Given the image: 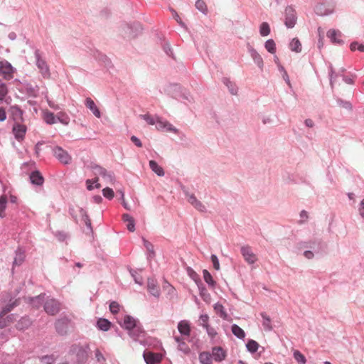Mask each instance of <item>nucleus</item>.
Wrapping results in <instances>:
<instances>
[{"label":"nucleus","instance_id":"nucleus-1","mask_svg":"<svg viewBox=\"0 0 364 364\" xmlns=\"http://www.w3.org/2000/svg\"><path fill=\"white\" fill-rule=\"evenodd\" d=\"M300 247L310 249L304 252V256L307 259H312L314 255H322L326 252L327 244L321 239H314L306 242H301Z\"/></svg>","mask_w":364,"mask_h":364},{"label":"nucleus","instance_id":"nucleus-2","mask_svg":"<svg viewBox=\"0 0 364 364\" xmlns=\"http://www.w3.org/2000/svg\"><path fill=\"white\" fill-rule=\"evenodd\" d=\"M128 335L134 341L139 342L144 346H150L151 345H154L155 343L157 342L155 338L147 336V333L144 331L141 323L136 326L135 328L129 332Z\"/></svg>","mask_w":364,"mask_h":364},{"label":"nucleus","instance_id":"nucleus-3","mask_svg":"<svg viewBox=\"0 0 364 364\" xmlns=\"http://www.w3.org/2000/svg\"><path fill=\"white\" fill-rule=\"evenodd\" d=\"M90 168L92 170L96 177L100 176L108 183H113L115 181L114 175L112 171H107L105 168L95 164H91Z\"/></svg>","mask_w":364,"mask_h":364},{"label":"nucleus","instance_id":"nucleus-4","mask_svg":"<svg viewBox=\"0 0 364 364\" xmlns=\"http://www.w3.org/2000/svg\"><path fill=\"white\" fill-rule=\"evenodd\" d=\"M90 348L88 345L85 346L79 345H73L70 347V352L71 353H76L77 361L78 363H84L86 362L88 357V350Z\"/></svg>","mask_w":364,"mask_h":364},{"label":"nucleus","instance_id":"nucleus-5","mask_svg":"<svg viewBox=\"0 0 364 364\" xmlns=\"http://www.w3.org/2000/svg\"><path fill=\"white\" fill-rule=\"evenodd\" d=\"M344 68H340L338 71H336L332 68H331L330 77L331 83L332 85L336 83V78L340 75L343 76V80L346 84H353L354 82L355 76L353 75H344Z\"/></svg>","mask_w":364,"mask_h":364},{"label":"nucleus","instance_id":"nucleus-6","mask_svg":"<svg viewBox=\"0 0 364 364\" xmlns=\"http://www.w3.org/2000/svg\"><path fill=\"white\" fill-rule=\"evenodd\" d=\"M44 310L45 311L50 315V316H54L55 314H57L60 310V303L53 299V298H50V299H48L45 303H44Z\"/></svg>","mask_w":364,"mask_h":364},{"label":"nucleus","instance_id":"nucleus-7","mask_svg":"<svg viewBox=\"0 0 364 364\" xmlns=\"http://www.w3.org/2000/svg\"><path fill=\"white\" fill-rule=\"evenodd\" d=\"M14 72L15 69L8 61H0V75H2L4 79L10 80L13 78Z\"/></svg>","mask_w":364,"mask_h":364},{"label":"nucleus","instance_id":"nucleus-8","mask_svg":"<svg viewBox=\"0 0 364 364\" xmlns=\"http://www.w3.org/2000/svg\"><path fill=\"white\" fill-rule=\"evenodd\" d=\"M53 154L63 164H69L71 161V156L60 146H55L53 149Z\"/></svg>","mask_w":364,"mask_h":364},{"label":"nucleus","instance_id":"nucleus-9","mask_svg":"<svg viewBox=\"0 0 364 364\" xmlns=\"http://www.w3.org/2000/svg\"><path fill=\"white\" fill-rule=\"evenodd\" d=\"M141 324L140 321L134 318L132 316L126 315L123 318V323H120V326L127 331V333L130 332L132 329L135 328L136 326Z\"/></svg>","mask_w":364,"mask_h":364},{"label":"nucleus","instance_id":"nucleus-10","mask_svg":"<svg viewBox=\"0 0 364 364\" xmlns=\"http://www.w3.org/2000/svg\"><path fill=\"white\" fill-rule=\"evenodd\" d=\"M241 254L244 257V259L250 264H253L257 260V257L255 254L253 253L250 246H242L240 249Z\"/></svg>","mask_w":364,"mask_h":364},{"label":"nucleus","instance_id":"nucleus-11","mask_svg":"<svg viewBox=\"0 0 364 364\" xmlns=\"http://www.w3.org/2000/svg\"><path fill=\"white\" fill-rule=\"evenodd\" d=\"M144 359L146 364H159L162 359L160 353L145 350L143 353Z\"/></svg>","mask_w":364,"mask_h":364},{"label":"nucleus","instance_id":"nucleus-12","mask_svg":"<svg viewBox=\"0 0 364 364\" xmlns=\"http://www.w3.org/2000/svg\"><path fill=\"white\" fill-rule=\"evenodd\" d=\"M296 22V11L291 7L285 9V25L288 28H293Z\"/></svg>","mask_w":364,"mask_h":364},{"label":"nucleus","instance_id":"nucleus-13","mask_svg":"<svg viewBox=\"0 0 364 364\" xmlns=\"http://www.w3.org/2000/svg\"><path fill=\"white\" fill-rule=\"evenodd\" d=\"M69 322L70 320L66 317L61 318L55 321V328L58 334L63 336L67 333Z\"/></svg>","mask_w":364,"mask_h":364},{"label":"nucleus","instance_id":"nucleus-14","mask_svg":"<svg viewBox=\"0 0 364 364\" xmlns=\"http://www.w3.org/2000/svg\"><path fill=\"white\" fill-rule=\"evenodd\" d=\"M156 129L159 130L166 129V131L177 134L178 130L167 121L162 120L161 118L157 117L156 119Z\"/></svg>","mask_w":364,"mask_h":364},{"label":"nucleus","instance_id":"nucleus-15","mask_svg":"<svg viewBox=\"0 0 364 364\" xmlns=\"http://www.w3.org/2000/svg\"><path fill=\"white\" fill-rule=\"evenodd\" d=\"M213 359L216 362H221L225 360L227 354L222 347H213L211 353Z\"/></svg>","mask_w":364,"mask_h":364},{"label":"nucleus","instance_id":"nucleus-16","mask_svg":"<svg viewBox=\"0 0 364 364\" xmlns=\"http://www.w3.org/2000/svg\"><path fill=\"white\" fill-rule=\"evenodd\" d=\"M175 95L172 97L177 100L187 105L193 102V97L191 92H173Z\"/></svg>","mask_w":364,"mask_h":364},{"label":"nucleus","instance_id":"nucleus-17","mask_svg":"<svg viewBox=\"0 0 364 364\" xmlns=\"http://www.w3.org/2000/svg\"><path fill=\"white\" fill-rule=\"evenodd\" d=\"M26 132V126L20 124H15L13 127V132L18 141L22 140L24 138Z\"/></svg>","mask_w":364,"mask_h":364},{"label":"nucleus","instance_id":"nucleus-18","mask_svg":"<svg viewBox=\"0 0 364 364\" xmlns=\"http://www.w3.org/2000/svg\"><path fill=\"white\" fill-rule=\"evenodd\" d=\"M147 289L149 292L155 297L160 296V290L157 286L156 281L154 279H148L147 281Z\"/></svg>","mask_w":364,"mask_h":364},{"label":"nucleus","instance_id":"nucleus-19","mask_svg":"<svg viewBox=\"0 0 364 364\" xmlns=\"http://www.w3.org/2000/svg\"><path fill=\"white\" fill-rule=\"evenodd\" d=\"M189 203H191L197 210L201 213L206 212V208L200 200H198L194 194H191L190 198L188 199Z\"/></svg>","mask_w":364,"mask_h":364},{"label":"nucleus","instance_id":"nucleus-20","mask_svg":"<svg viewBox=\"0 0 364 364\" xmlns=\"http://www.w3.org/2000/svg\"><path fill=\"white\" fill-rule=\"evenodd\" d=\"M178 330L182 336H189L191 334L190 323L186 320H182L178 323Z\"/></svg>","mask_w":364,"mask_h":364},{"label":"nucleus","instance_id":"nucleus-21","mask_svg":"<svg viewBox=\"0 0 364 364\" xmlns=\"http://www.w3.org/2000/svg\"><path fill=\"white\" fill-rule=\"evenodd\" d=\"M29 178L33 185L41 186L44 182V178L38 171H32Z\"/></svg>","mask_w":364,"mask_h":364},{"label":"nucleus","instance_id":"nucleus-22","mask_svg":"<svg viewBox=\"0 0 364 364\" xmlns=\"http://www.w3.org/2000/svg\"><path fill=\"white\" fill-rule=\"evenodd\" d=\"M316 13L320 16H325L331 14L333 11L332 6H326L324 4H319L316 6Z\"/></svg>","mask_w":364,"mask_h":364},{"label":"nucleus","instance_id":"nucleus-23","mask_svg":"<svg viewBox=\"0 0 364 364\" xmlns=\"http://www.w3.org/2000/svg\"><path fill=\"white\" fill-rule=\"evenodd\" d=\"M17 318V316L14 314L8 315L6 318H0V328H4L13 323Z\"/></svg>","mask_w":364,"mask_h":364},{"label":"nucleus","instance_id":"nucleus-24","mask_svg":"<svg viewBox=\"0 0 364 364\" xmlns=\"http://www.w3.org/2000/svg\"><path fill=\"white\" fill-rule=\"evenodd\" d=\"M327 36L333 43L340 44L343 42L341 39L342 34L339 31H336L334 29L329 30L327 33Z\"/></svg>","mask_w":364,"mask_h":364},{"label":"nucleus","instance_id":"nucleus-25","mask_svg":"<svg viewBox=\"0 0 364 364\" xmlns=\"http://www.w3.org/2000/svg\"><path fill=\"white\" fill-rule=\"evenodd\" d=\"M197 287L198 288L200 296L202 298V299L206 304H210V301H211V296L208 293V291L206 289L205 285L203 283H201V284H198Z\"/></svg>","mask_w":364,"mask_h":364},{"label":"nucleus","instance_id":"nucleus-26","mask_svg":"<svg viewBox=\"0 0 364 364\" xmlns=\"http://www.w3.org/2000/svg\"><path fill=\"white\" fill-rule=\"evenodd\" d=\"M31 319L27 316L22 317L16 324V328L18 331H24L31 325Z\"/></svg>","mask_w":364,"mask_h":364},{"label":"nucleus","instance_id":"nucleus-27","mask_svg":"<svg viewBox=\"0 0 364 364\" xmlns=\"http://www.w3.org/2000/svg\"><path fill=\"white\" fill-rule=\"evenodd\" d=\"M37 66H38V69L40 70V72L42 74V75L43 76V77L48 78L50 77L49 68L43 60L38 58Z\"/></svg>","mask_w":364,"mask_h":364},{"label":"nucleus","instance_id":"nucleus-28","mask_svg":"<svg viewBox=\"0 0 364 364\" xmlns=\"http://www.w3.org/2000/svg\"><path fill=\"white\" fill-rule=\"evenodd\" d=\"M260 316L262 318V323L264 330L265 331H271L273 329V326L272 325V320L270 317L265 312H262Z\"/></svg>","mask_w":364,"mask_h":364},{"label":"nucleus","instance_id":"nucleus-29","mask_svg":"<svg viewBox=\"0 0 364 364\" xmlns=\"http://www.w3.org/2000/svg\"><path fill=\"white\" fill-rule=\"evenodd\" d=\"M19 305V299H16L15 301L9 303L4 307L2 308V310L0 311V318L4 317L6 314L11 311L16 306Z\"/></svg>","mask_w":364,"mask_h":364},{"label":"nucleus","instance_id":"nucleus-30","mask_svg":"<svg viewBox=\"0 0 364 364\" xmlns=\"http://www.w3.org/2000/svg\"><path fill=\"white\" fill-rule=\"evenodd\" d=\"M85 105L87 108H89L92 111V112L93 113V114L95 117H97L98 118L100 117V112L98 109V108L97 107L94 101L91 98L87 97L85 100Z\"/></svg>","mask_w":364,"mask_h":364},{"label":"nucleus","instance_id":"nucleus-31","mask_svg":"<svg viewBox=\"0 0 364 364\" xmlns=\"http://www.w3.org/2000/svg\"><path fill=\"white\" fill-rule=\"evenodd\" d=\"M122 219L124 222L127 223V230L130 232H134L135 230V222L134 219L129 214L124 213L122 215Z\"/></svg>","mask_w":364,"mask_h":364},{"label":"nucleus","instance_id":"nucleus-32","mask_svg":"<svg viewBox=\"0 0 364 364\" xmlns=\"http://www.w3.org/2000/svg\"><path fill=\"white\" fill-rule=\"evenodd\" d=\"M111 326L112 323L106 318H100L97 321V328L103 331H107Z\"/></svg>","mask_w":364,"mask_h":364},{"label":"nucleus","instance_id":"nucleus-33","mask_svg":"<svg viewBox=\"0 0 364 364\" xmlns=\"http://www.w3.org/2000/svg\"><path fill=\"white\" fill-rule=\"evenodd\" d=\"M149 167L158 176H164L165 172L161 166L154 160L149 161Z\"/></svg>","mask_w":364,"mask_h":364},{"label":"nucleus","instance_id":"nucleus-34","mask_svg":"<svg viewBox=\"0 0 364 364\" xmlns=\"http://www.w3.org/2000/svg\"><path fill=\"white\" fill-rule=\"evenodd\" d=\"M186 272L190 278H191L195 282L197 286L203 283L200 276L191 267H186Z\"/></svg>","mask_w":364,"mask_h":364},{"label":"nucleus","instance_id":"nucleus-35","mask_svg":"<svg viewBox=\"0 0 364 364\" xmlns=\"http://www.w3.org/2000/svg\"><path fill=\"white\" fill-rule=\"evenodd\" d=\"M43 119L46 124L50 125L57 122L56 115L49 111H46L43 113Z\"/></svg>","mask_w":364,"mask_h":364},{"label":"nucleus","instance_id":"nucleus-36","mask_svg":"<svg viewBox=\"0 0 364 364\" xmlns=\"http://www.w3.org/2000/svg\"><path fill=\"white\" fill-rule=\"evenodd\" d=\"M203 274L204 281L208 284V285L211 288H214L216 284V282L213 279V277L210 274V273L207 269H203Z\"/></svg>","mask_w":364,"mask_h":364},{"label":"nucleus","instance_id":"nucleus-37","mask_svg":"<svg viewBox=\"0 0 364 364\" xmlns=\"http://www.w3.org/2000/svg\"><path fill=\"white\" fill-rule=\"evenodd\" d=\"M212 355L209 352H202L199 354V360L202 364H211L212 363Z\"/></svg>","mask_w":364,"mask_h":364},{"label":"nucleus","instance_id":"nucleus-38","mask_svg":"<svg viewBox=\"0 0 364 364\" xmlns=\"http://www.w3.org/2000/svg\"><path fill=\"white\" fill-rule=\"evenodd\" d=\"M232 333L239 339H242L245 336V331L237 324H232L231 326Z\"/></svg>","mask_w":364,"mask_h":364},{"label":"nucleus","instance_id":"nucleus-39","mask_svg":"<svg viewBox=\"0 0 364 364\" xmlns=\"http://www.w3.org/2000/svg\"><path fill=\"white\" fill-rule=\"evenodd\" d=\"M45 294H40L35 297L29 298V302L36 308H38L44 301Z\"/></svg>","mask_w":364,"mask_h":364},{"label":"nucleus","instance_id":"nucleus-40","mask_svg":"<svg viewBox=\"0 0 364 364\" xmlns=\"http://www.w3.org/2000/svg\"><path fill=\"white\" fill-rule=\"evenodd\" d=\"M143 243L148 252L147 258L149 259L154 257L155 252L154 250V245L149 241L146 240L145 238H143Z\"/></svg>","mask_w":364,"mask_h":364},{"label":"nucleus","instance_id":"nucleus-41","mask_svg":"<svg viewBox=\"0 0 364 364\" xmlns=\"http://www.w3.org/2000/svg\"><path fill=\"white\" fill-rule=\"evenodd\" d=\"M214 310L219 315V316L220 318H222L223 319L228 318V314L226 313L223 306L221 304H220L218 302L215 304Z\"/></svg>","mask_w":364,"mask_h":364},{"label":"nucleus","instance_id":"nucleus-42","mask_svg":"<svg viewBox=\"0 0 364 364\" xmlns=\"http://www.w3.org/2000/svg\"><path fill=\"white\" fill-rule=\"evenodd\" d=\"M252 58H253L255 63L259 67L262 68L263 66V60L261 55L254 49L251 48L250 50Z\"/></svg>","mask_w":364,"mask_h":364},{"label":"nucleus","instance_id":"nucleus-43","mask_svg":"<svg viewBox=\"0 0 364 364\" xmlns=\"http://www.w3.org/2000/svg\"><path fill=\"white\" fill-rule=\"evenodd\" d=\"M259 347V345L258 344V343L252 339H250L246 344V348L247 350L251 353L257 352Z\"/></svg>","mask_w":364,"mask_h":364},{"label":"nucleus","instance_id":"nucleus-44","mask_svg":"<svg viewBox=\"0 0 364 364\" xmlns=\"http://www.w3.org/2000/svg\"><path fill=\"white\" fill-rule=\"evenodd\" d=\"M289 48L292 51L299 53L301 51V43L297 38H293L289 44Z\"/></svg>","mask_w":364,"mask_h":364},{"label":"nucleus","instance_id":"nucleus-45","mask_svg":"<svg viewBox=\"0 0 364 364\" xmlns=\"http://www.w3.org/2000/svg\"><path fill=\"white\" fill-rule=\"evenodd\" d=\"M56 119L57 122H59L64 125H68L70 122L69 117L63 112H58L56 114Z\"/></svg>","mask_w":364,"mask_h":364},{"label":"nucleus","instance_id":"nucleus-46","mask_svg":"<svg viewBox=\"0 0 364 364\" xmlns=\"http://www.w3.org/2000/svg\"><path fill=\"white\" fill-rule=\"evenodd\" d=\"M294 358L296 360L297 363L300 364H306V359L305 356L298 350L294 351L293 353Z\"/></svg>","mask_w":364,"mask_h":364},{"label":"nucleus","instance_id":"nucleus-47","mask_svg":"<svg viewBox=\"0 0 364 364\" xmlns=\"http://www.w3.org/2000/svg\"><path fill=\"white\" fill-rule=\"evenodd\" d=\"M129 273H130L131 276L133 277L135 283H136V284H138L139 285H141L143 284V278H142V277L141 275H139L137 273L136 270L130 269H129Z\"/></svg>","mask_w":364,"mask_h":364},{"label":"nucleus","instance_id":"nucleus-48","mask_svg":"<svg viewBox=\"0 0 364 364\" xmlns=\"http://www.w3.org/2000/svg\"><path fill=\"white\" fill-rule=\"evenodd\" d=\"M196 7L200 11L206 14L208 13V7L205 2L203 0H197L196 2Z\"/></svg>","mask_w":364,"mask_h":364},{"label":"nucleus","instance_id":"nucleus-49","mask_svg":"<svg viewBox=\"0 0 364 364\" xmlns=\"http://www.w3.org/2000/svg\"><path fill=\"white\" fill-rule=\"evenodd\" d=\"M259 33L262 36H267L270 33V28L267 22H263L259 27Z\"/></svg>","mask_w":364,"mask_h":364},{"label":"nucleus","instance_id":"nucleus-50","mask_svg":"<svg viewBox=\"0 0 364 364\" xmlns=\"http://www.w3.org/2000/svg\"><path fill=\"white\" fill-rule=\"evenodd\" d=\"M24 254L23 252L19 251H16V257L14 260V265H20L24 260Z\"/></svg>","mask_w":364,"mask_h":364},{"label":"nucleus","instance_id":"nucleus-51","mask_svg":"<svg viewBox=\"0 0 364 364\" xmlns=\"http://www.w3.org/2000/svg\"><path fill=\"white\" fill-rule=\"evenodd\" d=\"M208 321H209V316L208 314H201L199 316L198 325L201 326L203 328H205L206 326H209Z\"/></svg>","mask_w":364,"mask_h":364},{"label":"nucleus","instance_id":"nucleus-52","mask_svg":"<svg viewBox=\"0 0 364 364\" xmlns=\"http://www.w3.org/2000/svg\"><path fill=\"white\" fill-rule=\"evenodd\" d=\"M98 181V177H95V178L93 179H87L86 181V185H87V188L89 190V191H92L93 189V186H92V183H95V188H100V184L97 183Z\"/></svg>","mask_w":364,"mask_h":364},{"label":"nucleus","instance_id":"nucleus-53","mask_svg":"<svg viewBox=\"0 0 364 364\" xmlns=\"http://www.w3.org/2000/svg\"><path fill=\"white\" fill-rule=\"evenodd\" d=\"M265 48L271 53L274 54L276 52V45L273 40L269 39L265 43Z\"/></svg>","mask_w":364,"mask_h":364},{"label":"nucleus","instance_id":"nucleus-54","mask_svg":"<svg viewBox=\"0 0 364 364\" xmlns=\"http://www.w3.org/2000/svg\"><path fill=\"white\" fill-rule=\"evenodd\" d=\"M337 103L339 106L341 107L348 109V110H352L353 106L352 104L349 101L343 100L342 99H337Z\"/></svg>","mask_w":364,"mask_h":364},{"label":"nucleus","instance_id":"nucleus-55","mask_svg":"<svg viewBox=\"0 0 364 364\" xmlns=\"http://www.w3.org/2000/svg\"><path fill=\"white\" fill-rule=\"evenodd\" d=\"M139 117L145 120L149 124L154 125L156 124V119L149 114H140Z\"/></svg>","mask_w":364,"mask_h":364},{"label":"nucleus","instance_id":"nucleus-56","mask_svg":"<svg viewBox=\"0 0 364 364\" xmlns=\"http://www.w3.org/2000/svg\"><path fill=\"white\" fill-rule=\"evenodd\" d=\"M102 194H103L104 197H105L106 198H107L109 200L112 199L114 197V195L113 190L108 187L105 188L102 190Z\"/></svg>","mask_w":364,"mask_h":364},{"label":"nucleus","instance_id":"nucleus-57","mask_svg":"<svg viewBox=\"0 0 364 364\" xmlns=\"http://www.w3.org/2000/svg\"><path fill=\"white\" fill-rule=\"evenodd\" d=\"M120 305L117 301H112L109 304V311L113 314H117L119 311Z\"/></svg>","mask_w":364,"mask_h":364},{"label":"nucleus","instance_id":"nucleus-58","mask_svg":"<svg viewBox=\"0 0 364 364\" xmlns=\"http://www.w3.org/2000/svg\"><path fill=\"white\" fill-rule=\"evenodd\" d=\"M40 359L41 361H44L46 364H54L55 360V358L53 355H43Z\"/></svg>","mask_w":364,"mask_h":364},{"label":"nucleus","instance_id":"nucleus-59","mask_svg":"<svg viewBox=\"0 0 364 364\" xmlns=\"http://www.w3.org/2000/svg\"><path fill=\"white\" fill-rule=\"evenodd\" d=\"M205 329L206 331L208 336L211 340H213L218 335L216 330L213 327H211L210 326H206Z\"/></svg>","mask_w":364,"mask_h":364},{"label":"nucleus","instance_id":"nucleus-60","mask_svg":"<svg viewBox=\"0 0 364 364\" xmlns=\"http://www.w3.org/2000/svg\"><path fill=\"white\" fill-rule=\"evenodd\" d=\"M178 348L179 350L186 354H188L190 352V348L184 341L178 344Z\"/></svg>","mask_w":364,"mask_h":364},{"label":"nucleus","instance_id":"nucleus-61","mask_svg":"<svg viewBox=\"0 0 364 364\" xmlns=\"http://www.w3.org/2000/svg\"><path fill=\"white\" fill-rule=\"evenodd\" d=\"M211 261L213 262V267L216 270L220 269V263L218 257L215 255H212L210 257Z\"/></svg>","mask_w":364,"mask_h":364},{"label":"nucleus","instance_id":"nucleus-62","mask_svg":"<svg viewBox=\"0 0 364 364\" xmlns=\"http://www.w3.org/2000/svg\"><path fill=\"white\" fill-rule=\"evenodd\" d=\"M79 212H80V216L82 218V220L85 223L86 221L90 220L88 215H87V211L83 209L82 208H79Z\"/></svg>","mask_w":364,"mask_h":364},{"label":"nucleus","instance_id":"nucleus-63","mask_svg":"<svg viewBox=\"0 0 364 364\" xmlns=\"http://www.w3.org/2000/svg\"><path fill=\"white\" fill-rule=\"evenodd\" d=\"M299 215H300V218H301L300 220L299 221V224L304 223L309 218L308 213L304 210L301 211Z\"/></svg>","mask_w":364,"mask_h":364},{"label":"nucleus","instance_id":"nucleus-64","mask_svg":"<svg viewBox=\"0 0 364 364\" xmlns=\"http://www.w3.org/2000/svg\"><path fill=\"white\" fill-rule=\"evenodd\" d=\"M6 203H7V197L5 195H2L0 197V209H1V211L6 210Z\"/></svg>","mask_w":364,"mask_h":364}]
</instances>
